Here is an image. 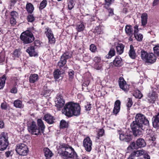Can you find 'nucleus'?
Returning <instances> with one entry per match:
<instances>
[{
    "mask_svg": "<svg viewBox=\"0 0 159 159\" xmlns=\"http://www.w3.org/2000/svg\"><path fill=\"white\" fill-rule=\"evenodd\" d=\"M58 153L65 159H79L76 152L72 147L68 144L62 143L59 146Z\"/></svg>",
    "mask_w": 159,
    "mask_h": 159,
    "instance_id": "f257e3e1",
    "label": "nucleus"
},
{
    "mask_svg": "<svg viewBox=\"0 0 159 159\" xmlns=\"http://www.w3.org/2000/svg\"><path fill=\"white\" fill-rule=\"evenodd\" d=\"M63 113L68 117L80 114L81 108L79 104L70 102L66 103L62 109Z\"/></svg>",
    "mask_w": 159,
    "mask_h": 159,
    "instance_id": "f03ea898",
    "label": "nucleus"
},
{
    "mask_svg": "<svg viewBox=\"0 0 159 159\" xmlns=\"http://www.w3.org/2000/svg\"><path fill=\"white\" fill-rule=\"evenodd\" d=\"M45 128V126L41 119L37 120V125L34 121L27 124V129L31 134L38 135L43 133Z\"/></svg>",
    "mask_w": 159,
    "mask_h": 159,
    "instance_id": "7ed1b4c3",
    "label": "nucleus"
},
{
    "mask_svg": "<svg viewBox=\"0 0 159 159\" xmlns=\"http://www.w3.org/2000/svg\"><path fill=\"white\" fill-rule=\"evenodd\" d=\"M20 40L24 44H27L32 42L34 40V36L30 30H27L23 32L20 36Z\"/></svg>",
    "mask_w": 159,
    "mask_h": 159,
    "instance_id": "20e7f679",
    "label": "nucleus"
},
{
    "mask_svg": "<svg viewBox=\"0 0 159 159\" xmlns=\"http://www.w3.org/2000/svg\"><path fill=\"white\" fill-rule=\"evenodd\" d=\"M15 150L19 155L23 156H27L29 151L27 146L22 143H19L16 145Z\"/></svg>",
    "mask_w": 159,
    "mask_h": 159,
    "instance_id": "39448f33",
    "label": "nucleus"
},
{
    "mask_svg": "<svg viewBox=\"0 0 159 159\" xmlns=\"http://www.w3.org/2000/svg\"><path fill=\"white\" fill-rule=\"evenodd\" d=\"M7 133L2 132L0 134V151L6 150L9 144Z\"/></svg>",
    "mask_w": 159,
    "mask_h": 159,
    "instance_id": "423d86ee",
    "label": "nucleus"
},
{
    "mask_svg": "<svg viewBox=\"0 0 159 159\" xmlns=\"http://www.w3.org/2000/svg\"><path fill=\"white\" fill-rule=\"evenodd\" d=\"M72 57V54H70L69 52L66 51L61 56L60 60L57 63V66L61 69L64 67L65 68L67 60Z\"/></svg>",
    "mask_w": 159,
    "mask_h": 159,
    "instance_id": "0eeeda50",
    "label": "nucleus"
},
{
    "mask_svg": "<svg viewBox=\"0 0 159 159\" xmlns=\"http://www.w3.org/2000/svg\"><path fill=\"white\" fill-rule=\"evenodd\" d=\"M146 145V143L145 140L143 138H139L135 142H132L128 148L130 147L132 149H137L139 148H143Z\"/></svg>",
    "mask_w": 159,
    "mask_h": 159,
    "instance_id": "6e6552de",
    "label": "nucleus"
},
{
    "mask_svg": "<svg viewBox=\"0 0 159 159\" xmlns=\"http://www.w3.org/2000/svg\"><path fill=\"white\" fill-rule=\"evenodd\" d=\"M131 127L133 135L135 136L140 135L142 134L143 125L135 121H133L131 124Z\"/></svg>",
    "mask_w": 159,
    "mask_h": 159,
    "instance_id": "1a4fd4ad",
    "label": "nucleus"
},
{
    "mask_svg": "<svg viewBox=\"0 0 159 159\" xmlns=\"http://www.w3.org/2000/svg\"><path fill=\"white\" fill-rule=\"evenodd\" d=\"M134 121L142 125L143 124L145 125H149L148 120L144 115L141 113H138L136 115Z\"/></svg>",
    "mask_w": 159,
    "mask_h": 159,
    "instance_id": "9d476101",
    "label": "nucleus"
},
{
    "mask_svg": "<svg viewBox=\"0 0 159 159\" xmlns=\"http://www.w3.org/2000/svg\"><path fill=\"white\" fill-rule=\"evenodd\" d=\"M118 83L120 88L122 90L126 93L129 91L130 85L127 83L123 77H119Z\"/></svg>",
    "mask_w": 159,
    "mask_h": 159,
    "instance_id": "9b49d317",
    "label": "nucleus"
},
{
    "mask_svg": "<svg viewBox=\"0 0 159 159\" xmlns=\"http://www.w3.org/2000/svg\"><path fill=\"white\" fill-rule=\"evenodd\" d=\"M45 30L46 31L45 34L48 39L49 43L54 44L56 42V40L52 30L48 27H47Z\"/></svg>",
    "mask_w": 159,
    "mask_h": 159,
    "instance_id": "f8f14e48",
    "label": "nucleus"
},
{
    "mask_svg": "<svg viewBox=\"0 0 159 159\" xmlns=\"http://www.w3.org/2000/svg\"><path fill=\"white\" fill-rule=\"evenodd\" d=\"M83 146L85 150L88 152H90L92 149V142L89 136L86 137L83 140Z\"/></svg>",
    "mask_w": 159,
    "mask_h": 159,
    "instance_id": "ddd939ff",
    "label": "nucleus"
},
{
    "mask_svg": "<svg viewBox=\"0 0 159 159\" xmlns=\"http://www.w3.org/2000/svg\"><path fill=\"white\" fill-rule=\"evenodd\" d=\"M123 65L122 59L119 56H116L115 58L112 62L110 63V67H120Z\"/></svg>",
    "mask_w": 159,
    "mask_h": 159,
    "instance_id": "4468645a",
    "label": "nucleus"
},
{
    "mask_svg": "<svg viewBox=\"0 0 159 159\" xmlns=\"http://www.w3.org/2000/svg\"><path fill=\"white\" fill-rule=\"evenodd\" d=\"M158 98V94L155 91L152 92L151 93H149L147 97V99L148 102L150 103L153 104L155 103L156 100Z\"/></svg>",
    "mask_w": 159,
    "mask_h": 159,
    "instance_id": "2eb2a0df",
    "label": "nucleus"
},
{
    "mask_svg": "<svg viewBox=\"0 0 159 159\" xmlns=\"http://www.w3.org/2000/svg\"><path fill=\"white\" fill-rule=\"evenodd\" d=\"M43 120H44L49 124H52L55 122V117L49 113L45 114L43 118Z\"/></svg>",
    "mask_w": 159,
    "mask_h": 159,
    "instance_id": "dca6fc26",
    "label": "nucleus"
},
{
    "mask_svg": "<svg viewBox=\"0 0 159 159\" xmlns=\"http://www.w3.org/2000/svg\"><path fill=\"white\" fill-rule=\"evenodd\" d=\"M65 101L63 98V97L61 95H59L57 97V103L56 106L57 108L60 110V109L64 107Z\"/></svg>",
    "mask_w": 159,
    "mask_h": 159,
    "instance_id": "f3484780",
    "label": "nucleus"
},
{
    "mask_svg": "<svg viewBox=\"0 0 159 159\" xmlns=\"http://www.w3.org/2000/svg\"><path fill=\"white\" fill-rule=\"evenodd\" d=\"M120 104L121 102L119 100H117L115 101L112 112L114 115H116L119 112L120 108Z\"/></svg>",
    "mask_w": 159,
    "mask_h": 159,
    "instance_id": "a211bd4d",
    "label": "nucleus"
},
{
    "mask_svg": "<svg viewBox=\"0 0 159 159\" xmlns=\"http://www.w3.org/2000/svg\"><path fill=\"white\" fill-rule=\"evenodd\" d=\"M156 56L152 53H149L146 59V62L150 64H153L156 60Z\"/></svg>",
    "mask_w": 159,
    "mask_h": 159,
    "instance_id": "6ab92c4d",
    "label": "nucleus"
},
{
    "mask_svg": "<svg viewBox=\"0 0 159 159\" xmlns=\"http://www.w3.org/2000/svg\"><path fill=\"white\" fill-rule=\"evenodd\" d=\"M26 52L29 54L30 57H35L38 56V53L35 51L34 46H31L28 47Z\"/></svg>",
    "mask_w": 159,
    "mask_h": 159,
    "instance_id": "aec40b11",
    "label": "nucleus"
},
{
    "mask_svg": "<svg viewBox=\"0 0 159 159\" xmlns=\"http://www.w3.org/2000/svg\"><path fill=\"white\" fill-rule=\"evenodd\" d=\"M128 54L130 57L133 59H135L137 57L134 48L132 44L130 46V49L129 51Z\"/></svg>",
    "mask_w": 159,
    "mask_h": 159,
    "instance_id": "412c9836",
    "label": "nucleus"
},
{
    "mask_svg": "<svg viewBox=\"0 0 159 159\" xmlns=\"http://www.w3.org/2000/svg\"><path fill=\"white\" fill-rule=\"evenodd\" d=\"M39 79L38 75L36 74H31L29 77V81L30 84H34Z\"/></svg>",
    "mask_w": 159,
    "mask_h": 159,
    "instance_id": "4be33fe9",
    "label": "nucleus"
},
{
    "mask_svg": "<svg viewBox=\"0 0 159 159\" xmlns=\"http://www.w3.org/2000/svg\"><path fill=\"white\" fill-rule=\"evenodd\" d=\"M154 118L152 122L153 127L159 129V112L157 115L153 116Z\"/></svg>",
    "mask_w": 159,
    "mask_h": 159,
    "instance_id": "5701e85b",
    "label": "nucleus"
},
{
    "mask_svg": "<svg viewBox=\"0 0 159 159\" xmlns=\"http://www.w3.org/2000/svg\"><path fill=\"white\" fill-rule=\"evenodd\" d=\"M125 33L127 36H131L134 34L132 27L130 25H127L125 26Z\"/></svg>",
    "mask_w": 159,
    "mask_h": 159,
    "instance_id": "b1692460",
    "label": "nucleus"
},
{
    "mask_svg": "<svg viewBox=\"0 0 159 159\" xmlns=\"http://www.w3.org/2000/svg\"><path fill=\"white\" fill-rule=\"evenodd\" d=\"M25 8L28 14H32L34 9L33 5L28 2L27 3Z\"/></svg>",
    "mask_w": 159,
    "mask_h": 159,
    "instance_id": "393cba45",
    "label": "nucleus"
},
{
    "mask_svg": "<svg viewBox=\"0 0 159 159\" xmlns=\"http://www.w3.org/2000/svg\"><path fill=\"white\" fill-rule=\"evenodd\" d=\"M142 25L145 27L147 23L148 14L146 13H143L141 16Z\"/></svg>",
    "mask_w": 159,
    "mask_h": 159,
    "instance_id": "a878e982",
    "label": "nucleus"
},
{
    "mask_svg": "<svg viewBox=\"0 0 159 159\" xmlns=\"http://www.w3.org/2000/svg\"><path fill=\"white\" fill-rule=\"evenodd\" d=\"M125 46L122 43H118L116 47V49L117 53L119 55L121 54L124 52Z\"/></svg>",
    "mask_w": 159,
    "mask_h": 159,
    "instance_id": "bb28decb",
    "label": "nucleus"
},
{
    "mask_svg": "<svg viewBox=\"0 0 159 159\" xmlns=\"http://www.w3.org/2000/svg\"><path fill=\"white\" fill-rule=\"evenodd\" d=\"M44 155L46 159H51L50 158L53 155V154L51 151L48 148H45L44 149Z\"/></svg>",
    "mask_w": 159,
    "mask_h": 159,
    "instance_id": "cd10ccee",
    "label": "nucleus"
},
{
    "mask_svg": "<svg viewBox=\"0 0 159 159\" xmlns=\"http://www.w3.org/2000/svg\"><path fill=\"white\" fill-rule=\"evenodd\" d=\"M116 55V52L114 48H111L108 53L105 56V58L108 59L111 58Z\"/></svg>",
    "mask_w": 159,
    "mask_h": 159,
    "instance_id": "c85d7f7f",
    "label": "nucleus"
},
{
    "mask_svg": "<svg viewBox=\"0 0 159 159\" xmlns=\"http://www.w3.org/2000/svg\"><path fill=\"white\" fill-rule=\"evenodd\" d=\"M85 28V26L83 22H82L77 25L75 29L77 32H81L83 31Z\"/></svg>",
    "mask_w": 159,
    "mask_h": 159,
    "instance_id": "c756f323",
    "label": "nucleus"
},
{
    "mask_svg": "<svg viewBox=\"0 0 159 159\" xmlns=\"http://www.w3.org/2000/svg\"><path fill=\"white\" fill-rule=\"evenodd\" d=\"M6 77L5 75H3L0 77V89H2L5 86Z\"/></svg>",
    "mask_w": 159,
    "mask_h": 159,
    "instance_id": "7c9ffc66",
    "label": "nucleus"
},
{
    "mask_svg": "<svg viewBox=\"0 0 159 159\" xmlns=\"http://www.w3.org/2000/svg\"><path fill=\"white\" fill-rule=\"evenodd\" d=\"M69 126L68 122H66L64 120H62L60 122V129H63L64 128H67Z\"/></svg>",
    "mask_w": 159,
    "mask_h": 159,
    "instance_id": "2f4dec72",
    "label": "nucleus"
},
{
    "mask_svg": "<svg viewBox=\"0 0 159 159\" xmlns=\"http://www.w3.org/2000/svg\"><path fill=\"white\" fill-rule=\"evenodd\" d=\"M148 53L144 51L143 50H142L141 52V59L143 61H145V62L146 61V59L147 58Z\"/></svg>",
    "mask_w": 159,
    "mask_h": 159,
    "instance_id": "473e14b6",
    "label": "nucleus"
},
{
    "mask_svg": "<svg viewBox=\"0 0 159 159\" xmlns=\"http://www.w3.org/2000/svg\"><path fill=\"white\" fill-rule=\"evenodd\" d=\"M133 96L136 98L141 99L143 97V95L139 90H137L134 92Z\"/></svg>",
    "mask_w": 159,
    "mask_h": 159,
    "instance_id": "72a5a7b5",
    "label": "nucleus"
},
{
    "mask_svg": "<svg viewBox=\"0 0 159 159\" xmlns=\"http://www.w3.org/2000/svg\"><path fill=\"white\" fill-rule=\"evenodd\" d=\"M14 106L16 108H21L22 106V101L19 99L15 100L14 102Z\"/></svg>",
    "mask_w": 159,
    "mask_h": 159,
    "instance_id": "f704fd0d",
    "label": "nucleus"
},
{
    "mask_svg": "<svg viewBox=\"0 0 159 159\" xmlns=\"http://www.w3.org/2000/svg\"><path fill=\"white\" fill-rule=\"evenodd\" d=\"M47 3L46 0H43L40 4L39 7V10L41 11L42 10L45 8L47 6Z\"/></svg>",
    "mask_w": 159,
    "mask_h": 159,
    "instance_id": "c9c22d12",
    "label": "nucleus"
},
{
    "mask_svg": "<svg viewBox=\"0 0 159 159\" xmlns=\"http://www.w3.org/2000/svg\"><path fill=\"white\" fill-rule=\"evenodd\" d=\"M53 76L55 80L58 79L61 74V71L58 69L55 70L53 72Z\"/></svg>",
    "mask_w": 159,
    "mask_h": 159,
    "instance_id": "e433bc0d",
    "label": "nucleus"
},
{
    "mask_svg": "<svg viewBox=\"0 0 159 159\" xmlns=\"http://www.w3.org/2000/svg\"><path fill=\"white\" fill-rule=\"evenodd\" d=\"M136 39L138 41L141 42L142 40L143 37V35L139 32L134 34Z\"/></svg>",
    "mask_w": 159,
    "mask_h": 159,
    "instance_id": "4c0bfd02",
    "label": "nucleus"
},
{
    "mask_svg": "<svg viewBox=\"0 0 159 159\" xmlns=\"http://www.w3.org/2000/svg\"><path fill=\"white\" fill-rule=\"evenodd\" d=\"M28 15L27 16L26 19L28 22H33L35 20V17L34 15L32 14H28Z\"/></svg>",
    "mask_w": 159,
    "mask_h": 159,
    "instance_id": "58836bf2",
    "label": "nucleus"
},
{
    "mask_svg": "<svg viewBox=\"0 0 159 159\" xmlns=\"http://www.w3.org/2000/svg\"><path fill=\"white\" fill-rule=\"evenodd\" d=\"M107 6V7H105V6H103V7L107 10L109 14L108 16H110L114 15V9L111 8Z\"/></svg>",
    "mask_w": 159,
    "mask_h": 159,
    "instance_id": "ea45409f",
    "label": "nucleus"
},
{
    "mask_svg": "<svg viewBox=\"0 0 159 159\" xmlns=\"http://www.w3.org/2000/svg\"><path fill=\"white\" fill-rule=\"evenodd\" d=\"M105 134V131L103 128L99 129L97 133V138L99 139L102 136Z\"/></svg>",
    "mask_w": 159,
    "mask_h": 159,
    "instance_id": "a19ab883",
    "label": "nucleus"
},
{
    "mask_svg": "<svg viewBox=\"0 0 159 159\" xmlns=\"http://www.w3.org/2000/svg\"><path fill=\"white\" fill-rule=\"evenodd\" d=\"M93 33L96 34H100L102 33V29L100 26H96L94 30Z\"/></svg>",
    "mask_w": 159,
    "mask_h": 159,
    "instance_id": "79ce46f5",
    "label": "nucleus"
},
{
    "mask_svg": "<svg viewBox=\"0 0 159 159\" xmlns=\"http://www.w3.org/2000/svg\"><path fill=\"white\" fill-rule=\"evenodd\" d=\"M154 55H156L157 56L159 57V45H156L153 48Z\"/></svg>",
    "mask_w": 159,
    "mask_h": 159,
    "instance_id": "37998d69",
    "label": "nucleus"
},
{
    "mask_svg": "<svg viewBox=\"0 0 159 159\" xmlns=\"http://www.w3.org/2000/svg\"><path fill=\"white\" fill-rule=\"evenodd\" d=\"M128 99V102L126 104V106L127 107V110L129 111L130 110V108L131 107L132 105L133 102L132 98H129Z\"/></svg>",
    "mask_w": 159,
    "mask_h": 159,
    "instance_id": "c03bdc74",
    "label": "nucleus"
},
{
    "mask_svg": "<svg viewBox=\"0 0 159 159\" xmlns=\"http://www.w3.org/2000/svg\"><path fill=\"white\" fill-rule=\"evenodd\" d=\"M105 3L103 5L105 7H107V6H110L113 2L114 0H104Z\"/></svg>",
    "mask_w": 159,
    "mask_h": 159,
    "instance_id": "a18cd8bd",
    "label": "nucleus"
},
{
    "mask_svg": "<svg viewBox=\"0 0 159 159\" xmlns=\"http://www.w3.org/2000/svg\"><path fill=\"white\" fill-rule=\"evenodd\" d=\"M89 49L92 52L95 53L97 51V48L95 44H92L90 45Z\"/></svg>",
    "mask_w": 159,
    "mask_h": 159,
    "instance_id": "49530a36",
    "label": "nucleus"
},
{
    "mask_svg": "<svg viewBox=\"0 0 159 159\" xmlns=\"http://www.w3.org/2000/svg\"><path fill=\"white\" fill-rule=\"evenodd\" d=\"M21 52L20 49H16L13 53V55L16 57H19L20 55Z\"/></svg>",
    "mask_w": 159,
    "mask_h": 159,
    "instance_id": "de8ad7c7",
    "label": "nucleus"
},
{
    "mask_svg": "<svg viewBox=\"0 0 159 159\" xmlns=\"http://www.w3.org/2000/svg\"><path fill=\"white\" fill-rule=\"evenodd\" d=\"M10 18H16L18 16V13L16 11H12L10 14Z\"/></svg>",
    "mask_w": 159,
    "mask_h": 159,
    "instance_id": "09e8293b",
    "label": "nucleus"
},
{
    "mask_svg": "<svg viewBox=\"0 0 159 159\" xmlns=\"http://www.w3.org/2000/svg\"><path fill=\"white\" fill-rule=\"evenodd\" d=\"M94 67L97 70H101L102 67V65L100 63H95L94 65Z\"/></svg>",
    "mask_w": 159,
    "mask_h": 159,
    "instance_id": "8fccbe9b",
    "label": "nucleus"
},
{
    "mask_svg": "<svg viewBox=\"0 0 159 159\" xmlns=\"http://www.w3.org/2000/svg\"><path fill=\"white\" fill-rule=\"evenodd\" d=\"M67 6L69 10H71L74 7L75 3H74L67 2Z\"/></svg>",
    "mask_w": 159,
    "mask_h": 159,
    "instance_id": "3c124183",
    "label": "nucleus"
},
{
    "mask_svg": "<svg viewBox=\"0 0 159 159\" xmlns=\"http://www.w3.org/2000/svg\"><path fill=\"white\" fill-rule=\"evenodd\" d=\"M50 90L47 89L44 90L43 92L42 93V94L45 97L48 96L50 95Z\"/></svg>",
    "mask_w": 159,
    "mask_h": 159,
    "instance_id": "603ef678",
    "label": "nucleus"
},
{
    "mask_svg": "<svg viewBox=\"0 0 159 159\" xmlns=\"http://www.w3.org/2000/svg\"><path fill=\"white\" fill-rule=\"evenodd\" d=\"M84 107L85 110L89 111L92 108L91 104L87 102V104Z\"/></svg>",
    "mask_w": 159,
    "mask_h": 159,
    "instance_id": "864d4df0",
    "label": "nucleus"
},
{
    "mask_svg": "<svg viewBox=\"0 0 159 159\" xmlns=\"http://www.w3.org/2000/svg\"><path fill=\"white\" fill-rule=\"evenodd\" d=\"M10 22L11 25H15L16 23V18H10Z\"/></svg>",
    "mask_w": 159,
    "mask_h": 159,
    "instance_id": "5fc2aeb1",
    "label": "nucleus"
},
{
    "mask_svg": "<svg viewBox=\"0 0 159 159\" xmlns=\"http://www.w3.org/2000/svg\"><path fill=\"white\" fill-rule=\"evenodd\" d=\"M34 46L39 47L41 45L40 41L39 40H36L34 43Z\"/></svg>",
    "mask_w": 159,
    "mask_h": 159,
    "instance_id": "6e6d98bb",
    "label": "nucleus"
},
{
    "mask_svg": "<svg viewBox=\"0 0 159 159\" xmlns=\"http://www.w3.org/2000/svg\"><path fill=\"white\" fill-rule=\"evenodd\" d=\"M1 107L2 109L6 110L7 108V105L6 102H4L1 103Z\"/></svg>",
    "mask_w": 159,
    "mask_h": 159,
    "instance_id": "4d7b16f0",
    "label": "nucleus"
},
{
    "mask_svg": "<svg viewBox=\"0 0 159 159\" xmlns=\"http://www.w3.org/2000/svg\"><path fill=\"white\" fill-rule=\"evenodd\" d=\"M94 61L95 63H99L101 62V59L99 57H96L94 58Z\"/></svg>",
    "mask_w": 159,
    "mask_h": 159,
    "instance_id": "13d9d810",
    "label": "nucleus"
},
{
    "mask_svg": "<svg viewBox=\"0 0 159 159\" xmlns=\"http://www.w3.org/2000/svg\"><path fill=\"white\" fill-rule=\"evenodd\" d=\"M132 139V136L131 135H126L124 141L126 142H129Z\"/></svg>",
    "mask_w": 159,
    "mask_h": 159,
    "instance_id": "bf43d9fd",
    "label": "nucleus"
},
{
    "mask_svg": "<svg viewBox=\"0 0 159 159\" xmlns=\"http://www.w3.org/2000/svg\"><path fill=\"white\" fill-rule=\"evenodd\" d=\"M139 25H136L134 27V34H136L139 32Z\"/></svg>",
    "mask_w": 159,
    "mask_h": 159,
    "instance_id": "052dcab7",
    "label": "nucleus"
},
{
    "mask_svg": "<svg viewBox=\"0 0 159 159\" xmlns=\"http://www.w3.org/2000/svg\"><path fill=\"white\" fill-rule=\"evenodd\" d=\"M119 134L120 139L121 140L124 141L125 139L126 135L123 133L120 134V133Z\"/></svg>",
    "mask_w": 159,
    "mask_h": 159,
    "instance_id": "680f3d73",
    "label": "nucleus"
},
{
    "mask_svg": "<svg viewBox=\"0 0 159 159\" xmlns=\"http://www.w3.org/2000/svg\"><path fill=\"white\" fill-rule=\"evenodd\" d=\"M17 92V89L15 86H13L10 90V92L12 93H16Z\"/></svg>",
    "mask_w": 159,
    "mask_h": 159,
    "instance_id": "e2e57ef3",
    "label": "nucleus"
},
{
    "mask_svg": "<svg viewBox=\"0 0 159 159\" xmlns=\"http://www.w3.org/2000/svg\"><path fill=\"white\" fill-rule=\"evenodd\" d=\"M68 75L70 78H72L74 75V72L73 70H71L68 72Z\"/></svg>",
    "mask_w": 159,
    "mask_h": 159,
    "instance_id": "0e129e2a",
    "label": "nucleus"
},
{
    "mask_svg": "<svg viewBox=\"0 0 159 159\" xmlns=\"http://www.w3.org/2000/svg\"><path fill=\"white\" fill-rule=\"evenodd\" d=\"M159 3V0H154L152 4V6L154 7L158 5Z\"/></svg>",
    "mask_w": 159,
    "mask_h": 159,
    "instance_id": "69168bd1",
    "label": "nucleus"
},
{
    "mask_svg": "<svg viewBox=\"0 0 159 159\" xmlns=\"http://www.w3.org/2000/svg\"><path fill=\"white\" fill-rule=\"evenodd\" d=\"M135 152L137 157L142 155L143 154V152L142 151L139 150H137V151H135Z\"/></svg>",
    "mask_w": 159,
    "mask_h": 159,
    "instance_id": "338daca9",
    "label": "nucleus"
},
{
    "mask_svg": "<svg viewBox=\"0 0 159 159\" xmlns=\"http://www.w3.org/2000/svg\"><path fill=\"white\" fill-rule=\"evenodd\" d=\"M4 127V123L3 121L0 120V129H2Z\"/></svg>",
    "mask_w": 159,
    "mask_h": 159,
    "instance_id": "774afa93",
    "label": "nucleus"
}]
</instances>
